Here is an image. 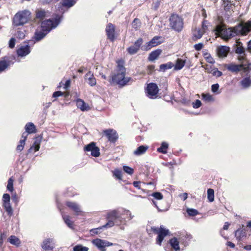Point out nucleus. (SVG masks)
Here are the masks:
<instances>
[{"instance_id":"obj_53","label":"nucleus","mask_w":251,"mask_h":251,"mask_svg":"<svg viewBox=\"0 0 251 251\" xmlns=\"http://www.w3.org/2000/svg\"><path fill=\"white\" fill-rule=\"evenodd\" d=\"M208 22L207 21H203L202 23V27L201 28L204 33H205L207 30V26Z\"/></svg>"},{"instance_id":"obj_26","label":"nucleus","mask_w":251,"mask_h":251,"mask_svg":"<svg viewBox=\"0 0 251 251\" xmlns=\"http://www.w3.org/2000/svg\"><path fill=\"white\" fill-rule=\"evenodd\" d=\"M169 148V144L166 142H162L159 148L157 149V151L162 154L167 153V149Z\"/></svg>"},{"instance_id":"obj_19","label":"nucleus","mask_w":251,"mask_h":251,"mask_svg":"<svg viewBox=\"0 0 251 251\" xmlns=\"http://www.w3.org/2000/svg\"><path fill=\"white\" fill-rule=\"evenodd\" d=\"M242 228H238L235 232V236L238 241L242 240L243 238L246 237L247 236V230L245 228H243L244 225H242Z\"/></svg>"},{"instance_id":"obj_41","label":"nucleus","mask_w":251,"mask_h":251,"mask_svg":"<svg viewBox=\"0 0 251 251\" xmlns=\"http://www.w3.org/2000/svg\"><path fill=\"white\" fill-rule=\"evenodd\" d=\"M208 73H212L213 76L217 77H220L222 75L223 73L222 72L219 71L217 68H214L211 70V71H207Z\"/></svg>"},{"instance_id":"obj_61","label":"nucleus","mask_w":251,"mask_h":251,"mask_svg":"<svg viewBox=\"0 0 251 251\" xmlns=\"http://www.w3.org/2000/svg\"><path fill=\"white\" fill-rule=\"evenodd\" d=\"M179 197L183 201H185L188 198V194L187 193H181L179 195Z\"/></svg>"},{"instance_id":"obj_9","label":"nucleus","mask_w":251,"mask_h":251,"mask_svg":"<svg viewBox=\"0 0 251 251\" xmlns=\"http://www.w3.org/2000/svg\"><path fill=\"white\" fill-rule=\"evenodd\" d=\"M225 67L228 71L235 74H237L241 71H243L244 72L247 71L246 64H244L243 62L240 64H236L234 63L226 64Z\"/></svg>"},{"instance_id":"obj_12","label":"nucleus","mask_w":251,"mask_h":251,"mask_svg":"<svg viewBox=\"0 0 251 251\" xmlns=\"http://www.w3.org/2000/svg\"><path fill=\"white\" fill-rule=\"evenodd\" d=\"M103 134L111 143H115L119 138L117 131L113 129H107L103 131Z\"/></svg>"},{"instance_id":"obj_30","label":"nucleus","mask_w":251,"mask_h":251,"mask_svg":"<svg viewBox=\"0 0 251 251\" xmlns=\"http://www.w3.org/2000/svg\"><path fill=\"white\" fill-rule=\"evenodd\" d=\"M148 149V147L147 146H140L134 151V154L136 155H142L147 151Z\"/></svg>"},{"instance_id":"obj_14","label":"nucleus","mask_w":251,"mask_h":251,"mask_svg":"<svg viewBox=\"0 0 251 251\" xmlns=\"http://www.w3.org/2000/svg\"><path fill=\"white\" fill-rule=\"evenodd\" d=\"M84 150L86 151H91V154L94 157H98L100 155V149L96 146L95 142H91L84 147Z\"/></svg>"},{"instance_id":"obj_45","label":"nucleus","mask_w":251,"mask_h":251,"mask_svg":"<svg viewBox=\"0 0 251 251\" xmlns=\"http://www.w3.org/2000/svg\"><path fill=\"white\" fill-rule=\"evenodd\" d=\"M25 142H24V140H20L19 144L17 146L16 151L18 152H21L23 151L25 145Z\"/></svg>"},{"instance_id":"obj_31","label":"nucleus","mask_w":251,"mask_h":251,"mask_svg":"<svg viewBox=\"0 0 251 251\" xmlns=\"http://www.w3.org/2000/svg\"><path fill=\"white\" fill-rule=\"evenodd\" d=\"M161 50L157 49L152 51L149 55L148 59L150 61H152L155 60L161 53Z\"/></svg>"},{"instance_id":"obj_39","label":"nucleus","mask_w":251,"mask_h":251,"mask_svg":"<svg viewBox=\"0 0 251 251\" xmlns=\"http://www.w3.org/2000/svg\"><path fill=\"white\" fill-rule=\"evenodd\" d=\"M13 182H14V179L12 178V177H11L9 178L7 181V190L9 191L10 192H12L14 190L13 188Z\"/></svg>"},{"instance_id":"obj_60","label":"nucleus","mask_w":251,"mask_h":251,"mask_svg":"<svg viewBox=\"0 0 251 251\" xmlns=\"http://www.w3.org/2000/svg\"><path fill=\"white\" fill-rule=\"evenodd\" d=\"M235 44L233 45V47H243V44L241 42L240 40H236Z\"/></svg>"},{"instance_id":"obj_47","label":"nucleus","mask_w":251,"mask_h":251,"mask_svg":"<svg viewBox=\"0 0 251 251\" xmlns=\"http://www.w3.org/2000/svg\"><path fill=\"white\" fill-rule=\"evenodd\" d=\"M151 196L154 197L155 199L158 200H162L163 198V195L160 192H155L152 193L151 194Z\"/></svg>"},{"instance_id":"obj_21","label":"nucleus","mask_w":251,"mask_h":251,"mask_svg":"<svg viewBox=\"0 0 251 251\" xmlns=\"http://www.w3.org/2000/svg\"><path fill=\"white\" fill-rule=\"evenodd\" d=\"M30 48H17L16 53L18 57L23 58L30 53Z\"/></svg>"},{"instance_id":"obj_37","label":"nucleus","mask_w":251,"mask_h":251,"mask_svg":"<svg viewBox=\"0 0 251 251\" xmlns=\"http://www.w3.org/2000/svg\"><path fill=\"white\" fill-rule=\"evenodd\" d=\"M76 2V0H63L62 5L66 7L73 6Z\"/></svg>"},{"instance_id":"obj_58","label":"nucleus","mask_w":251,"mask_h":251,"mask_svg":"<svg viewBox=\"0 0 251 251\" xmlns=\"http://www.w3.org/2000/svg\"><path fill=\"white\" fill-rule=\"evenodd\" d=\"M160 4V1H158V0L156 2H153L152 4V8L154 10H156L159 7Z\"/></svg>"},{"instance_id":"obj_38","label":"nucleus","mask_w":251,"mask_h":251,"mask_svg":"<svg viewBox=\"0 0 251 251\" xmlns=\"http://www.w3.org/2000/svg\"><path fill=\"white\" fill-rule=\"evenodd\" d=\"M204 32L201 28H196L193 31V35L196 39L201 38Z\"/></svg>"},{"instance_id":"obj_20","label":"nucleus","mask_w":251,"mask_h":251,"mask_svg":"<svg viewBox=\"0 0 251 251\" xmlns=\"http://www.w3.org/2000/svg\"><path fill=\"white\" fill-rule=\"evenodd\" d=\"M92 243L96 246L100 251H105V240L100 239H96L92 241Z\"/></svg>"},{"instance_id":"obj_48","label":"nucleus","mask_w":251,"mask_h":251,"mask_svg":"<svg viewBox=\"0 0 251 251\" xmlns=\"http://www.w3.org/2000/svg\"><path fill=\"white\" fill-rule=\"evenodd\" d=\"M16 36L19 39H24L25 37V30H18L17 31Z\"/></svg>"},{"instance_id":"obj_55","label":"nucleus","mask_w":251,"mask_h":251,"mask_svg":"<svg viewBox=\"0 0 251 251\" xmlns=\"http://www.w3.org/2000/svg\"><path fill=\"white\" fill-rule=\"evenodd\" d=\"M219 88V85L218 83L214 84L211 86V91L214 93H216L218 92Z\"/></svg>"},{"instance_id":"obj_51","label":"nucleus","mask_w":251,"mask_h":251,"mask_svg":"<svg viewBox=\"0 0 251 251\" xmlns=\"http://www.w3.org/2000/svg\"><path fill=\"white\" fill-rule=\"evenodd\" d=\"M245 48H235V53L239 55H241L242 54L245 55Z\"/></svg>"},{"instance_id":"obj_59","label":"nucleus","mask_w":251,"mask_h":251,"mask_svg":"<svg viewBox=\"0 0 251 251\" xmlns=\"http://www.w3.org/2000/svg\"><path fill=\"white\" fill-rule=\"evenodd\" d=\"M16 40L14 38H11L9 41V47H14Z\"/></svg>"},{"instance_id":"obj_5","label":"nucleus","mask_w":251,"mask_h":251,"mask_svg":"<svg viewBox=\"0 0 251 251\" xmlns=\"http://www.w3.org/2000/svg\"><path fill=\"white\" fill-rule=\"evenodd\" d=\"M31 12L28 10L18 12L13 19V24L15 26L23 25L28 23L30 19Z\"/></svg>"},{"instance_id":"obj_34","label":"nucleus","mask_w":251,"mask_h":251,"mask_svg":"<svg viewBox=\"0 0 251 251\" xmlns=\"http://www.w3.org/2000/svg\"><path fill=\"white\" fill-rule=\"evenodd\" d=\"M62 216L65 223L67 225V226L70 228H73V222L71 221L70 216L65 214H62Z\"/></svg>"},{"instance_id":"obj_54","label":"nucleus","mask_w":251,"mask_h":251,"mask_svg":"<svg viewBox=\"0 0 251 251\" xmlns=\"http://www.w3.org/2000/svg\"><path fill=\"white\" fill-rule=\"evenodd\" d=\"M139 48H127V51L131 55L136 53Z\"/></svg>"},{"instance_id":"obj_11","label":"nucleus","mask_w":251,"mask_h":251,"mask_svg":"<svg viewBox=\"0 0 251 251\" xmlns=\"http://www.w3.org/2000/svg\"><path fill=\"white\" fill-rule=\"evenodd\" d=\"M158 87L156 84L150 83L147 85L146 89L147 96L150 99H155L157 98L158 93Z\"/></svg>"},{"instance_id":"obj_32","label":"nucleus","mask_w":251,"mask_h":251,"mask_svg":"<svg viewBox=\"0 0 251 251\" xmlns=\"http://www.w3.org/2000/svg\"><path fill=\"white\" fill-rule=\"evenodd\" d=\"M117 210L119 211L120 213L119 214L122 218H123L122 217V215H126V218L128 219V220H131L134 217V215H132L131 212L129 210L123 208L122 209V212L119 210Z\"/></svg>"},{"instance_id":"obj_23","label":"nucleus","mask_w":251,"mask_h":251,"mask_svg":"<svg viewBox=\"0 0 251 251\" xmlns=\"http://www.w3.org/2000/svg\"><path fill=\"white\" fill-rule=\"evenodd\" d=\"M85 80H87V83L91 86H94L96 84V79L93 76V74L91 72H89L85 75Z\"/></svg>"},{"instance_id":"obj_24","label":"nucleus","mask_w":251,"mask_h":251,"mask_svg":"<svg viewBox=\"0 0 251 251\" xmlns=\"http://www.w3.org/2000/svg\"><path fill=\"white\" fill-rule=\"evenodd\" d=\"M40 148V141L36 139L32 145L27 151V153H30L34 151V152L38 151Z\"/></svg>"},{"instance_id":"obj_56","label":"nucleus","mask_w":251,"mask_h":251,"mask_svg":"<svg viewBox=\"0 0 251 251\" xmlns=\"http://www.w3.org/2000/svg\"><path fill=\"white\" fill-rule=\"evenodd\" d=\"M63 92H62L61 91H55L53 93L52 97L56 98H58V97L63 96Z\"/></svg>"},{"instance_id":"obj_6","label":"nucleus","mask_w":251,"mask_h":251,"mask_svg":"<svg viewBox=\"0 0 251 251\" xmlns=\"http://www.w3.org/2000/svg\"><path fill=\"white\" fill-rule=\"evenodd\" d=\"M170 25L174 30L180 32L183 28L182 18L176 14H172L169 19Z\"/></svg>"},{"instance_id":"obj_57","label":"nucleus","mask_w":251,"mask_h":251,"mask_svg":"<svg viewBox=\"0 0 251 251\" xmlns=\"http://www.w3.org/2000/svg\"><path fill=\"white\" fill-rule=\"evenodd\" d=\"M143 39L141 38H139L134 44L135 47H140V46L143 44Z\"/></svg>"},{"instance_id":"obj_27","label":"nucleus","mask_w":251,"mask_h":251,"mask_svg":"<svg viewBox=\"0 0 251 251\" xmlns=\"http://www.w3.org/2000/svg\"><path fill=\"white\" fill-rule=\"evenodd\" d=\"M25 130L28 134L33 133L36 132V126L33 123L29 122L27 123L25 127Z\"/></svg>"},{"instance_id":"obj_63","label":"nucleus","mask_w":251,"mask_h":251,"mask_svg":"<svg viewBox=\"0 0 251 251\" xmlns=\"http://www.w3.org/2000/svg\"><path fill=\"white\" fill-rule=\"evenodd\" d=\"M28 134V133L26 132V131L23 132L21 136V139L20 140H24V142H25Z\"/></svg>"},{"instance_id":"obj_35","label":"nucleus","mask_w":251,"mask_h":251,"mask_svg":"<svg viewBox=\"0 0 251 251\" xmlns=\"http://www.w3.org/2000/svg\"><path fill=\"white\" fill-rule=\"evenodd\" d=\"M174 66L171 62H169L165 64H161L159 66L160 71H165L167 70L170 69Z\"/></svg>"},{"instance_id":"obj_3","label":"nucleus","mask_w":251,"mask_h":251,"mask_svg":"<svg viewBox=\"0 0 251 251\" xmlns=\"http://www.w3.org/2000/svg\"><path fill=\"white\" fill-rule=\"evenodd\" d=\"M119 214V211L116 209L108 212L106 216L107 223L101 226L91 229L90 233L92 235L97 234L100 232V230L103 228H109L113 227L114 225L120 226L123 224L126 225V219L122 218Z\"/></svg>"},{"instance_id":"obj_2","label":"nucleus","mask_w":251,"mask_h":251,"mask_svg":"<svg viewBox=\"0 0 251 251\" xmlns=\"http://www.w3.org/2000/svg\"><path fill=\"white\" fill-rule=\"evenodd\" d=\"M61 19L62 17L61 16L56 15L54 18L43 21L40 27L36 30L33 39L29 40L27 44L21 47H30L35 42L42 40L50 30L57 26Z\"/></svg>"},{"instance_id":"obj_44","label":"nucleus","mask_w":251,"mask_h":251,"mask_svg":"<svg viewBox=\"0 0 251 251\" xmlns=\"http://www.w3.org/2000/svg\"><path fill=\"white\" fill-rule=\"evenodd\" d=\"M141 22L139 19L135 18L132 23V27L137 30L140 26Z\"/></svg>"},{"instance_id":"obj_10","label":"nucleus","mask_w":251,"mask_h":251,"mask_svg":"<svg viewBox=\"0 0 251 251\" xmlns=\"http://www.w3.org/2000/svg\"><path fill=\"white\" fill-rule=\"evenodd\" d=\"M10 196L7 193H4L2 196V206L9 216H12L13 213V209L10 202Z\"/></svg>"},{"instance_id":"obj_8","label":"nucleus","mask_w":251,"mask_h":251,"mask_svg":"<svg viewBox=\"0 0 251 251\" xmlns=\"http://www.w3.org/2000/svg\"><path fill=\"white\" fill-rule=\"evenodd\" d=\"M151 230L158 234L156 243L159 245H161L164 237L169 233V229L164 228L162 226H161L159 228L153 226L151 227Z\"/></svg>"},{"instance_id":"obj_43","label":"nucleus","mask_w":251,"mask_h":251,"mask_svg":"<svg viewBox=\"0 0 251 251\" xmlns=\"http://www.w3.org/2000/svg\"><path fill=\"white\" fill-rule=\"evenodd\" d=\"M202 99L207 102L213 101L214 100L213 97L208 93L202 94Z\"/></svg>"},{"instance_id":"obj_64","label":"nucleus","mask_w":251,"mask_h":251,"mask_svg":"<svg viewBox=\"0 0 251 251\" xmlns=\"http://www.w3.org/2000/svg\"><path fill=\"white\" fill-rule=\"evenodd\" d=\"M140 181H135L133 182V185L135 187L137 188L138 189H140Z\"/></svg>"},{"instance_id":"obj_22","label":"nucleus","mask_w":251,"mask_h":251,"mask_svg":"<svg viewBox=\"0 0 251 251\" xmlns=\"http://www.w3.org/2000/svg\"><path fill=\"white\" fill-rule=\"evenodd\" d=\"M230 51V48H217L216 53L220 58L226 57Z\"/></svg>"},{"instance_id":"obj_42","label":"nucleus","mask_w":251,"mask_h":251,"mask_svg":"<svg viewBox=\"0 0 251 251\" xmlns=\"http://www.w3.org/2000/svg\"><path fill=\"white\" fill-rule=\"evenodd\" d=\"M186 212L190 216H195L199 214V212L197 210L190 208H187Z\"/></svg>"},{"instance_id":"obj_1","label":"nucleus","mask_w":251,"mask_h":251,"mask_svg":"<svg viewBox=\"0 0 251 251\" xmlns=\"http://www.w3.org/2000/svg\"><path fill=\"white\" fill-rule=\"evenodd\" d=\"M251 31V20L238 24L234 27L226 28L225 25H219L215 28L216 34L226 41L236 36H246Z\"/></svg>"},{"instance_id":"obj_16","label":"nucleus","mask_w":251,"mask_h":251,"mask_svg":"<svg viewBox=\"0 0 251 251\" xmlns=\"http://www.w3.org/2000/svg\"><path fill=\"white\" fill-rule=\"evenodd\" d=\"M105 31L108 38L111 41L115 39V26L109 23L106 26Z\"/></svg>"},{"instance_id":"obj_29","label":"nucleus","mask_w":251,"mask_h":251,"mask_svg":"<svg viewBox=\"0 0 251 251\" xmlns=\"http://www.w3.org/2000/svg\"><path fill=\"white\" fill-rule=\"evenodd\" d=\"M8 241L12 245L19 246L21 244L20 239L14 235L10 236L7 239Z\"/></svg>"},{"instance_id":"obj_50","label":"nucleus","mask_w":251,"mask_h":251,"mask_svg":"<svg viewBox=\"0 0 251 251\" xmlns=\"http://www.w3.org/2000/svg\"><path fill=\"white\" fill-rule=\"evenodd\" d=\"M237 59L241 62V63L242 62H243L244 64H246V66H247V64H248L247 62H248V61L246 59V54L245 55L242 54L241 55H239L238 56Z\"/></svg>"},{"instance_id":"obj_40","label":"nucleus","mask_w":251,"mask_h":251,"mask_svg":"<svg viewBox=\"0 0 251 251\" xmlns=\"http://www.w3.org/2000/svg\"><path fill=\"white\" fill-rule=\"evenodd\" d=\"M207 199L210 202L214 201V191L213 189L209 188L207 190Z\"/></svg>"},{"instance_id":"obj_33","label":"nucleus","mask_w":251,"mask_h":251,"mask_svg":"<svg viewBox=\"0 0 251 251\" xmlns=\"http://www.w3.org/2000/svg\"><path fill=\"white\" fill-rule=\"evenodd\" d=\"M240 83L244 88H249L251 86V78L250 77H246L243 78Z\"/></svg>"},{"instance_id":"obj_52","label":"nucleus","mask_w":251,"mask_h":251,"mask_svg":"<svg viewBox=\"0 0 251 251\" xmlns=\"http://www.w3.org/2000/svg\"><path fill=\"white\" fill-rule=\"evenodd\" d=\"M201 105V102L199 100H197L195 102L192 103L193 107L195 109L200 107Z\"/></svg>"},{"instance_id":"obj_49","label":"nucleus","mask_w":251,"mask_h":251,"mask_svg":"<svg viewBox=\"0 0 251 251\" xmlns=\"http://www.w3.org/2000/svg\"><path fill=\"white\" fill-rule=\"evenodd\" d=\"M123 170L125 171V172L130 175H132L134 172L133 169L127 166H124Z\"/></svg>"},{"instance_id":"obj_18","label":"nucleus","mask_w":251,"mask_h":251,"mask_svg":"<svg viewBox=\"0 0 251 251\" xmlns=\"http://www.w3.org/2000/svg\"><path fill=\"white\" fill-rule=\"evenodd\" d=\"M164 41L163 38L161 36H154L150 41L147 43V47H154L158 46Z\"/></svg>"},{"instance_id":"obj_15","label":"nucleus","mask_w":251,"mask_h":251,"mask_svg":"<svg viewBox=\"0 0 251 251\" xmlns=\"http://www.w3.org/2000/svg\"><path fill=\"white\" fill-rule=\"evenodd\" d=\"M66 204L76 215H79L82 212L80 205L75 202L67 201Z\"/></svg>"},{"instance_id":"obj_13","label":"nucleus","mask_w":251,"mask_h":251,"mask_svg":"<svg viewBox=\"0 0 251 251\" xmlns=\"http://www.w3.org/2000/svg\"><path fill=\"white\" fill-rule=\"evenodd\" d=\"M41 246L46 251H52L55 247V240L52 238L44 239Z\"/></svg>"},{"instance_id":"obj_36","label":"nucleus","mask_w":251,"mask_h":251,"mask_svg":"<svg viewBox=\"0 0 251 251\" xmlns=\"http://www.w3.org/2000/svg\"><path fill=\"white\" fill-rule=\"evenodd\" d=\"M185 64V61L183 60L177 59L175 64V70H179L181 69L184 66Z\"/></svg>"},{"instance_id":"obj_62","label":"nucleus","mask_w":251,"mask_h":251,"mask_svg":"<svg viewBox=\"0 0 251 251\" xmlns=\"http://www.w3.org/2000/svg\"><path fill=\"white\" fill-rule=\"evenodd\" d=\"M205 58L210 64H214L215 63L214 59L210 55H208V57H205Z\"/></svg>"},{"instance_id":"obj_7","label":"nucleus","mask_w":251,"mask_h":251,"mask_svg":"<svg viewBox=\"0 0 251 251\" xmlns=\"http://www.w3.org/2000/svg\"><path fill=\"white\" fill-rule=\"evenodd\" d=\"M16 61H19L14 55L5 56L0 60V73L4 72L9 67L13 65Z\"/></svg>"},{"instance_id":"obj_46","label":"nucleus","mask_w":251,"mask_h":251,"mask_svg":"<svg viewBox=\"0 0 251 251\" xmlns=\"http://www.w3.org/2000/svg\"><path fill=\"white\" fill-rule=\"evenodd\" d=\"M113 176L117 178L118 179H122V172L119 169H115L113 172Z\"/></svg>"},{"instance_id":"obj_28","label":"nucleus","mask_w":251,"mask_h":251,"mask_svg":"<svg viewBox=\"0 0 251 251\" xmlns=\"http://www.w3.org/2000/svg\"><path fill=\"white\" fill-rule=\"evenodd\" d=\"M48 13V12L44 9H38L36 11V18L40 20H43L47 16Z\"/></svg>"},{"instance_id":"obj_4","label":"nucleus","mask_w":251,"mask_h":251,"mask_svg":"<svg viewBox=\"0 0 251 251\" xmlns=\"http://www.w3.org/2000/svg\"><path fill=\"white\" fill-rule=\"evenodd\" d=\"M117 65L115 73L111 76V81L120 87H124L132 80L130 77H126V68L123 59H118L116 61Z\"/></svg>"},{"instance_id":"obj_17","label":"nucleus","mask_w":251,"mask_h":251,"mask_svg":"<svg viewBox=\"0 0 251 251\" xmlns=\"http://www.w3.org/2000/svg\"><path fill=\"white\" fill-rule=\"evenodd\" d=\"M183 237H184L185 238L186 236L179 237V238H178L179 241L176 237H174L169 240V243H170L171 246L175 251H178L180 250L179 243L181 242L182 240H183L182 238Z\"/></svg>"},{"instance_id":"obj_25","label":"nucleus","mask_w":251,"mask_h":251,"mask_svg":"<svg viewBox=\"0 0 251 251\" xmlns=\"http://www.w3.org/2000/svg\"><path fill=\"white\" fill-rule=\"evenodd\" d=\"M76 106L82 111L87 110L89 109L88 105H87L83 100L80 99H78L76 100Z\"/></svg>"}]
</instances>
